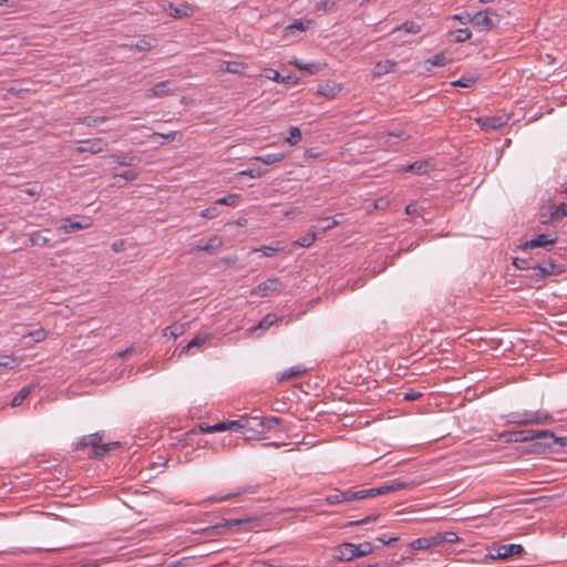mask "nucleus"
I'll return each instance as SVG.
<instances>
[{"instance_id": "nucleus-1", "label": "nucleus", "mask_w": 567, "mask_h": 567, "mask_svg": "<svg viewBox=\"0 0 567 567\" xmlns=\"http://www.w3.org/2000/svg\"><path fill=\"white\" fill-rule=\"evenodd\" d=\"M411 486H412V483L394 481L390 484H384L382 486L368 488V489H360V491L334 489L331 494L326 496V502L329 505H336V504L347 503V502H351V501L364 499L368 497H375L379 495H384L388 493L405 489Z\"/></svg>"}, {"instance_id": "nucleus-2", "label": "nucleus", "mask_w": 567, "mask_h": 567, "mask_svg": "<svg viewBox=\"0 0 567 567\" xmlns=\"http://www.w3.org/2000/svg\"><path fill=\"white\" fill-rule=\"evenodd\" d=\"M260 526V522L256 517H245V518H235V519H225L223 523H218L206 529L209 536L223 535L228 530H244L248 532L254 529L255 527Z\"/></svg>"}, {"instance_id": "nucleus-3", "label": "nucleus", "mask_w": 567, "mask_h": 567, "mask_svg": "<svg viewBox=\"0 0 567 567\" xmlns=\"http://www.w3.org/2000/svg\"><path fill=\"white\" fill-rule=\"evenodd\" d=\"M553 422L554 417L549 413L540 411L511 412L506 415V423L516 426L550 424Z\"/></svg>"}, {"instance_id": "nucleus-4", "label": "nucleus", "mask_w": 567, "mask_h": 567, "mask_svg": "<svg viewBox=\"0 0 567 567\" xmlns=\"http://www.w3.org/2000/svg\"><path fill=\"white\" fill-rule=\"evenodd\" d=\"M458 536L454 532H441L430 536L416 538L411 543L414 550L429 549L442 545L443 543H457Z\"/></svg>"}, {"instance_id": "nucleus-5", "label": "nucleus", "mask_w": 567, "mask_h": 567, "mask_svg": "<svg viewBox=\"0 0 567 567\" xmlns=\"http://www.w3.org/2000/svg\"><path fill=\"white\" fill-rule=\"evenodd\" d=\"M547 436H553V432L549 430H519L506 431L499 434V437L506 443H523L534 440H546Z\"/></svg>"}, {"instance_id": "nucleus-6", "label": "nucleus", "mask_w": 567, "mask_h": 567, "mask_svg": "<svg viewBox=\"0 0 567 567\" xmlns=\"http://www.w3.org/2000/svg\"><path fill=\"white\" fill-rule=\"evenodd\" d=\"M92 449V455L96 457L105 456L111 452V446H118V443L113 444H103V437L97 432L94 434L83 436L80 442L76 444L75 449L78 451L84 450L85 447Z\"/></svg>"}, {"instance_id": "nucleus-7", "label": "nucleus", "mask_w": 567, "mask_h": 567, "mask_svg": "<svg viewBox=\"0 0 567 567\" xmlns=\"http://www.w3.org/2000/svg\"><path fill=\"white\" fill-rule=\"evenodd\" d=\"M494 550L495 553H491L486 556L487 559H507L513 556H519L523 554L524 548L519 544H507L499 545Z\"/></svg>"}, {"instance_id": "nucleus-8", "label": "nucleus", "mask_w": 567, "mask_h": 567, "mask_svg": "<svg viewBox=\"0 0 567 567\" xmlns=\"http://www.w3.org/2000/svg\"><path fill=\"white\" fill-rule=\"evenodd\" d=\"M491 9L473 13V25L481 31L492 30L498 23V19H494ZM495 17H497L495 14Z\"/></svg>"}, {"instance_id": "nucleus-9", "label": "nucleus", "mask_w": 567, "mask_h": 567, "mask_svg": "<svg viewBox=\"0 0 567 567\" xmlns=\"http://www.w3.org/2000/svg\"><path fill=\"white\" fill-rule=\"evenodd\" d=\"M259 491V485H245L236 488L234 492L228 493L226 495L213 496L207 498L205 502L207 503H219L228 501L233 497H237L245 494H256Z\"/></svg>"}, {"instance_id": "nucleus-10", "label": "nucleus", "mask_w": 567, "mask_h": 567, "mask_svg": "<svg viewBox=\"0 0 567 567\" xmlns=\"http://www.w3.org/2000/svg\"><path fill=\"white\" fill-rule=\"evenodd\" d=\"M176 91L175 82L171 80H166L163 82L156 83L147 93L146 97H163L173 95Z\"/></svg>"}, {"instance_id": "nucleus-11", "label": "nucleus", "mask_w": 567, "mask_h": 567, "mask_svg": "<svg viewBox=\"0 0 567 567\" xmlns=\"http://www.w3.org/2000/svg\"><path fill=\"white\" fill-rule=\"evenodd\" d=\"M557 243V237L551 236L549 234H539L527 240L523 244V249H533V248H547L548 246H553Z\"/></svg>"}, {"instance_id": "nucleus-12", "label": "nucleus", "mask_w": 567, "mask_h": 567, "mask_svg": "<svg viewBox=\"0 0 567 567\" xmlns=\"http://www.w3.org/2000/svg\"><path fill=\"white\" fill-rule=\"evenodd\" d=\"M284 288V285L280 282V280L276 277L268 278L267 280L260 282L256 287V291L262 296L266 297L270 292H277L280 291Z\"/></svg>"}, {"instance_id": "nucleus-13", "label": "nucleus", "mask_w": 567, "mask_h": 567, "mask_svg": "<svg viewBox=\"0 0 567 567\" xmlns=\"http://www.w3.org/2000/svg\"><path fill=\"white\" fill-rule=\"evenodd\" d=\"M165 10L168 13V16L175 19L190 17L194 13L193 7L186 2L181 4L169 3Z\"/></svg>"}, {"instance_id": "nucleus-14", "label": "nucleus", "mask_w": 567, "mask_h": 567, "mask_svg": "<svg viewBox=\"0 0 567 567\" xmlns=\"http://www.w3.org/2000/svg\"><path fill=\"white\" fill-rule=\"evenodd\" d=\"M223 240L218 236H212L208 241L204 245H196L192 247L190 252L196 254L198 251H206L208 254H216L218 249L221 247Z\"/></svg>"}, {"instance_id": "nucleus-15", "label": "nucleus", "mask_w": 567, "mask_h": 567, "mask_svg": "<svg viewBox=\"0 0 567 567\" xmlns=\"http://www.w3.org/2000/svg\"><path fill=\"white\" fill-rule=\"evenodd\" d=\"M333 557L340 561H350L354 559V550L352 543H343L333 549Z\"/></svg>"}, {"instance_id": "nucleus-16", "label": "nucleus", "mask_w": 567, "mask_h": 567, "mask_svg": "<svg viewBox=\"0 0 567 567\" xmlns=\"http://www.w3.org/2000/svg\"><path fill=\"white\" fill-rule=\"evenodd\" d=\"M84 146H80L78 148L79 153H91V154H97L103 152L107 147V143L104 142L102 138H92L84 141Z\"/></svg>"}, {"instance_id": "nucleus-17", "label": "nucleus", "mask_w": 567, "mask_h": 567, "mask_svg": "<svg viewBox=\"0 0 567 567\" xmlns=\"http://www.w3.org/2000/svg\"><path fill=\"white\" fill-rule=\"evenodd\" d=\"M567 446V435L561 437L547 436L545 442H537L535 444L536 452H546L547 450H553L554 445Z\"/></svg>"}, {"instance_id": "nucleus-18", "label": "nucleus", "mask_w": 567, "mask_h": 567, "mask_svg": "<svg viewBox=\"0 0 567 567\" xmlns=\"http://www.w3.org/2000/svg\"><path fill=\"white\" fill-rule=\"evenodd\" d=\"M529 268L537 270L538 275L543 278L553 276V275H557L563 271L561 267L551 260L546 261L544 264H537L535 266H530Z\"/></svg>"}, {"instance_id": "nucleus-19", "label": "nucleus", "mask_w": 567, "mask_h": 567, "mask_svg": "<svg viewBox=\"0 0 567 567\" xmlns=\"http://www.w3.org/2000/svg\"><path fill=\"white\" fill-rule=\"evenodd\" d=\"M477 123L485 131H495L505 125V121L499 116H485L477 118Z\"/></svg>"}, {"instance_id": "nucleus-20", "label": "nucleus", "mask_w": 567, "mask_h": 567, "mask_svg": "<svg viewBox=\"0 0 567 567\" xmlns=\"http://www.w3.org/2000/svg\"><path fill=\"white\" fill-rule=\"evenodd\" d=\"M223 424H225L226 431L227 430H230V431L246 430L247 432H249L248 426H251V421L248 415H241L237 420L225 421V422H223Z\"/></svg>"}, {"instance_id": "nucleus-21", "label": "nucleus", "mask_w": 567, "mask_h": 567, "mask_svg": "<svg viewBox=\"0 0 567 567\" xmlns=\"http://www.w3.org/2000/svg\"><path fill=\"white\" fill-rule=\"evenodd\" d=\"M341 91V85L334 82H326L318 86L317 93L327 99H333Z\"/></svg>"}, {"instance_id": "nucleus-22", "label": "nucleus", "mask_w": 567, "mask_h": 567, "mask_svg": "<svg viewBox=\"0 0 567 567\" xmlns=\"http://www.w3.org/2000/svg\"><path fill=\"white\" fill-rule=\"evenodd\" d=\"M111 158L120 166H134L141 162L140 157L127 153L113 154Z\"/></svg>"}, {"instance_id": "nucleus-23", "label": "nucleus", "mask_w": 567, "mask_h": 567, "mask_svg": "<svg viewBox=\"0 0 567 567\" xmlns=\"http://www.w3.org/2000/svg\"><path fill=\"white\" fill-rule=\"evenodd\" d=\"M396 63L392 60L379 61L373 68V74L378 78L393 72L395 70Z\"/></svg>"}, {"instance_id": "nucleus-24", "label": "nucleus", "mask_w": 567, "mask_h": 567, "mask_svg": "<svg viewBox=\"0 0 567 567\" xmlns=\"http://www.w3.org/2000/svg\"><path fill=\"white\" fill-rule=\"evenodd\" d=\"M431 164L427 161H416L402 168L403 172L413 173L416 175H423L429 172Z\"/></svg>"}, {"instance_id": "nucleus-25", "label": "nucleus", "mask_w": 567, "mask_h": 567, "mask_svg": "<svg viewBox=\"0 0 567 567\" xmlns=\"http://www.w3.org/2000/svg\"><path fill=\"white\" fill-rule=\"evenodd\" d=\"M89 223H81V221H72L70 218H65L62 220L61 226L59 227L60 230H62L65 234L74 233L80 229L89 228Z\"/></svg>"}, {"instance_id": "nucleus-26", "label": "nucleus", "mask_w": 567, "mask_h": 567, "mask_svg": "<svg viewBox=\"0 0 567 567\" xmlns=\"http://www.w3.org/2000/svg\"><path fill=\"white\" fill-rule=\"evenodd\" d=\"M246 64L238 61H224L221 62L219 70L233 74H243L246 69Z\"/></svg>"}, {"instance_id": "nucleus-27", "label": "nucleus", "mask_w": 567, "mask_h": 567, "mask_svg": "<svg viewBox=\"0 0 567 567\" xmlns=\"http://www.w3.org/2000/svg\"><path fill=\"white\" fill-rule=\"evenodd\" d=\"M354 557L360 558L371 554L374 550V546L370 542H363L361 544H353Z\"/></svg>"}, {"instance_id": "nucleus-28", "label": "nucleus", "mask_w": 567, "mask_h": 567, "mask_svg": "<svg viewBox=\"0 0 567 567\" xmlns=\"http://www.w3.org/2000/svg\"><path fill=\"white\" fill-rule=\"evenodd\" d=\"M309 24H310L309 20H302V19L296 20L293 23H291L285 28V30H284L285 35L288 37L290 34H293L295 31H305Z\"/></svg>"}, {"instance_id": "nucleus-29", "label": "nucleus", "mask_w": 567, "mask_h": 567, "mask_svg": "<svg viewBox=\"0 0 567 567\" xmlns=\"http://www.w3.org/2000/svg\"><path fill=\"white\" fill-rule=\"evenodd\" d=\"M284 158H285L284 153L266 154V155L254 157L255 161L261 162L265 165H272L275 163L281 162Z\"/></svg>"}, {"instance_id": "nucleus-30", "label": "nucleus", "mask_w": 567, "mask_h": 567, "mask_svg": "<svg viewBox=\"0 0 567 567\" xmlns=\"http://www.w3.org/2000/svg\"><path fill=\"white\" fill-rule=\"evenodd\" d=\"M339 221L334 218H319L316 225V228L320 230L321 233H326L333 227L338 226Z\"/></svg>"}, {"instance_id": "nucleus-31", "label": "nucleus", "mask_w": 567, "mask_h": 567, "mask_svg": "<svg viewBox=\"0 0 567 567\" xmlns=\"http://www.w3.org/2000/svg\"><path fill=\"white\" fill-rule=\"evenodd\" d=\"M404 31L406 33H419L421 31V27L414 21H405L401 25L395 27L392 30V33Z\"/></svg>"}, {"instance_id": "nucleus-32", "label": "nucleus", "mask_w": 567, "mask_h": 567, "mask_svg": "<svg viewBox=\"0 0 567 567\" xmlns=\"http://www.w3.org/2000/svg\"><path fill=\"white\" fill-rule=\"evenodd\" d=\"M185 332V326L183 323L175 322L163 330L164 336L177 338Z\"/></svg>"}, {"instance_id": "nucleus-33", "label": "nucleus", "mask_w": 567, "mask_h": 567, "mask_svg": "<svg viewBox=\"0 0 567 567\" xmlns=\"http://www.w3.org/2000/svg\"><path fill=\"white\" fill-rule=\"evenodd\" d=\"M306 372V369L301 368L300 365L292 367L285 372H282L281 377L279 378V381L290 380L298 378Z\"/></svg>"}, {"instance_id": "nucleus-34", "label": "nucleus", "mask_w": 567, "mask_h": 567, "mask_svg": "<svg viewBox=\"0 0 567 567\" xmlns=\"http://www.w3.org/2000/svg\"><path fill=\"white\" fill-rule=\"evenodd\" d=\"M29 240L31 246L44 247L48 246L50 239L45 236H42L40 231H33L29 235Z\"/></svg>"}, {"instance_id": "nucleus-35", "label": "nucleus", "mask_w": 567, "mask_h": 567, "mask_svg": "<svg viewBox=\"0 0 567 567\" xmlns=\"http://www.w3.org/2000/svg\"><path fill=\"white\" fill-rule=\"evenodd\" d=\"M32 386H23L12 399L11 405L13 408L20 406L25 398L30 394Z\"/></svg>"}, {"instance_id": "nucleus-36", "label": "nucleus", "mask_w": 567, "mask_h": 567, "mask_svg": "<svg viewBox=\"0 0 567 567\" xmlns=\"http://www.w3.org/2000/svg\"><path fill=\"white\" fill-rule=\"evenodd\" d=\"M449 61L450 59L445 55V53L441 52L427 59L425 64H430L431 66H444L449 63Z\"/></svg>"}, {"instance_id": "nucleus-37", "label": "nucleus", "mask_w": 567, "mask_h": 567, "mask_svg": "<svg viewBox=\"0 0 567 567\" xmlns=\"http://www.w3.org/2000/svg\"><path fill=\"white\" fill-rule=\"evenodd\" d=\"M281 423V420L276 416H269L261 419V430L260 432H264L265 430L271 431L276 429Z\"/></svg>"}, {"instance_id": "nucleus-38", "label": "nucleus", "mask_w": 567, "mask_h": 567, "mask_svg": "<svg viewBox=\"0 0 567 567\" xmlns=\"http://www.w3.org/2000/svg\"><path fill=\"white\" fill-rule=\"evenodd\" d=\"M209 336L208 334H198L196 337H194L189 342L188 344L184 348L183 352H188L192 348H198L200 347L202 344H204L207 340H208Z\"/></svg>"}, {"instance_id": "nucleus-39", "label": "nucleus", "mask_w": 567, "mask_h": 567, "mask_svg": "<svg viewBox=\"0 0 567 567\" xmlns=\"http://www.w3.org/2000/svg\"><path fill=\"white\" fill-rule=\"evenodd\" d=\"M301 140V132L299 127L291 126L289 128V136L286 138V143H288L291 146L297 145Z\"/></svg>"}, {"instance_id": "nucleus-40", "label": "nucleus", "mask_w": 567, "mask_h": 567, "mask_svg": "<svg viewBox=\"0 0 567 567\" xmlns=\"http://www.w3.org/2000/svg\"><path fill=\"white\" fill-rule=\"evenodd\" d=\"M316 238H317V234L316 233H309V234L300 237L299 239H297L293 243V245L307 248V247H310L313 244Z\"/></svg>"}, {"instance_id": "nucleus-41", "label": "nucleus", "mask_w": 567, "mask_h": 567, "mask_svg": "<svg viewBox=\"0 0 567 567\" xmlns=\"http://www.w3.org/2000/svg\"><path fill=\"white\" fill-rule=\"evenodd\" d=\"M278 320L274 313L266 315L255 329L267 330Z\"/></svg>"}, {"instance_id": "nucleus-42", "label": "nucleus", "mask_w": 567, "mask_h": 567, "mask_svg": "<svg viewBox=\"0 0 567 567\" xmlns=\"http://www.w3.org/2000/svg\"><path fill=\"white\" fill-rule=\"evenodd\" d=\"M239 198H240L239 194H228L227 196L218 198L215 202V204L216 205L235 206L237 204V202L239 200Z\"/></svg>"}, {"instance_id": "nucleus-43", "label": "nucleus", "mask_w": 567, "mask_h": 567, "mask_svg": "<svg viewBox=\"0 0 567 567\" xmlns=\"http://www.w3.org/2000/svg\"><path fill=\"white\" fill-rule=\"evenodd\" d=\"M106 120V116H85L81 120V123L92 127L104 123Z\"/></svg>"}, {"instance_id": "nucleus-44", "label": "nucleus", "mask_w": 567, "mask_h": 567, "mask_svg": "<svg viewBox=\"0 0 567 567\" xmlns=\"http://www.w3.org/2000/svg\"><path fill=\"white\" fill-rule=\"evenodd\" d=\"M337 0H320L316 3L317 11L328 12L334 8Z\"/></svg>"}, {"instance_id": "nucleus-45", "label": "nucleus", "mask_w": 567, "mask_h": 567, "mask_svg": "<svg viewBox=\"0 0 567 567\" xmlns=\"http://www.w3.org/2000/svg\"><path fill=\"white\" fill-rule=\"evenodd\" d=\"M200 432L203 433H214V432H223L226 431L225 424L223 422H218L214 425H200L199 426Z\"/></svg>"}, {"instance_id": "nucleus-46", "label": "nucleus", "mask_w": 567, "mask_h": 567, "mask_svg": "<svg viewBox=\"0 0 567 567\" xmlns=\"http://www.w3.org/2000/svg\"><path fill=\"white\" fill-rule=\"evenodd\" d=\"M471 37H472V32H471V30H470V29H467V28H465V29H458V30L456 31V35H455L454 41H455V42H458V43H461V42H465V41L470 40V39H471Z\"/></svg>"}, {"instance_id": "nucleus-47", "label": "nucleus", "mask_w": 567, "mask_h": 567, "mask_svg": "<svg viewBox=\"0 0 567 567\" xmlns=\"http://www.w3.org/2000/svg\"><path fill=\"white\" fill-rule=\"evenodd\" d=\"M476 79L475 78H461L454 82H452V85L454 86H461V87H471L475 84Z\"/></svg>"}, {"instance_id": "nucleus-48", "label": "nucleus", "mask_w": 567, "mask_h": 567, "mask_svg": "<svg viewBox=\"0 0 567 567\" xmlns=\"http://www.w3.org/2000/svg\"><path fill=\"white\" fill-rule=\"evenodd\" d=\"M239 176H249L251 178H259L264 175V171L260 168H248L238 173Z\"/></svg>"}, {"instance_id": "nucleus-49", "label": "nucleus", "mask_w": 567, "mask_h": 567, "mask_svg": "<svg viewBox=\"0 0 567 567\" xmlns=\"http://www.w3.org/2000/svg\"><path fill=\"white\" fill-rule=\"evenodd\" d=\"M218 215H219V209L216 206L208 207L200 213L202 217L208 218V219L216 218Z\"/></svg>"}, {"instance_id": "nucleus-50", "label": "nucleus", "mask_w": 567, "mask_h": 567, "mask_svg": "<svg viewBox=\"0 0 567 567\" xmlns=\"http://www.w3.org/2000/svg\"><path fill=\"white\" fill-rule=\"evenodd\" d=\"M265 76L269 80L276 81V82H285L286 80L280 76L279 72L274 69H266L265 70Z\"/></svg>"}, {"instance_id": "nucleus-51", "label": "nucleus", "mask_w": 567, "mask_h": 567, "mask_svg": "<svg viewBox=\"0 0 567 567\" xmlns=\"http://www.w3.org/2000/svg\"><path fill=\"white\" fill-rule=\"evenodd\" d=\"M17 364V360L13 357H4L0 360V368L13 369Z\"/></svg>"}, {"instance_id": "nucleus-52", "label": "nucleus", "mask_w": 567, "mask_h": 567, "mask_svg": "<svg viewBox=\"0 0 567 567\" xmlns=\"http://www.w3.org/2000/svg\"><path fill=\"white\" fill-rule=\"evenodd\" d=\"M402 395L405 401H415L422 396V393L410 389V390L403 392Z\"/></svg>"}, {"instance_id": "nucleus-53", "label": "nucleus", "mask_w": 567, "mask_h": 567, "mask_svg": "<svg viewBox=\"0 0 567 567\" xmlns=\"http://www.w3.org/2000/svg\"><path fill=\"white\" fill-rule=\"evenodd\" d=\"M453 19L460 21L463 24H466V23H470V22L473 23V14L470 13V12H464V13H461V14H454Z\"/></svg>"}, {"instance_id": "nucleus-54", "label": "nucleus", "mask_w": 567, "mask_h": 567, "mask_svg": "<svg viewBox=\"0 0 567 567\" xmlns=\"http://www.w3.org/2000/svg\"><path fill=\"white\" fill-rule=\"evenodd\" d=\"M47 333L43 329L34 330L28 333V337L32 338L33 342H40L44 340Z\"/></svg>"}, {"instance_id": "nucleus-55", "label": "nucleus", "mask_w": 567, "mask_h": 567, "mask_svg": "<svg viewBox=\"0 0 567 567\" xmlns=\"http://www.w3.org/2000/svg\"><path fill=\"white\" fill-rule=\"evenodd\" d=\"M296 65L300 69V70H306L308 71L310 74H315L319 71V65L317 63H309V64H300V63H296Z\"/></svg>"}, {"instance_id": "nucleus-56", "label": "nucleus", "mask_w": 567, "mask_h": 567, "mask_svg": "<svg viewBox=\"0 0 567 567\" xmlns=\"http://www.w3.org/2000/svg\"><path fill=\"white\" fill-rule=\"evenodd\" d=\"M249 417H250V421H251V426H248V431L249 432L261 433L260 431H258V427H261V419L257 417V416H249Z\"/></svg>"}, {"instance_id": "nucleus-57", "label": "nucleus", "mask_w": 567, "mask_h": 567, "mask_svg": "<svg viewBox=\"0 0 567 567\" xmlns=\"http://www.w3.org/2000/svg\"><path fill=\"white\" fill-rule=\"evenodd\" d=\"M280 248L278 246L274 247V246H262L259 251L262 252V256L265 257H271L275 255V252H277Z\"/></svg>"}, {"instance_id": "nucleus-58", "label": "nucleus", "mask_w": 567, "mask_h": 567, "mask_svg": "<svg viewBox=\"0 0 567 567\" xmlns=\"http://www.w3.org/2000/svg\"><path fill=\"white\" fill-rule=\"evenodd\" d=\"M134 48L137 51H148V50H151L152 45L147 40L141 39L137 41V43L134 45Z\"/></svg>"}, {"instance_id": "nucleus-59", "label": "nucleus", "mask_w": 567, "mask_h": 567, "mask_svg": "<svg viewBox=\"0 0 567 567\" xmlns=\"http://www.w3.org/2000/svg\"><path fill=\"white\" fill-rule=\"evenodd\" d=\"M120 175L122 179H124L126 183L130 181H135L137 178V173H135L134 171H125Z\"/></svg>"}, {"instance_id": "nucleus-60", "label": "nucleus", "mask_w": 567, "mask_h": 567, "mask_svg": "<svg viewBox=\"0 0 567 567\" xmlns=\"http://www.w3.org/2000/svg\"><path fill=\"white\" fill-rule=\"evenodd\" d=\"M399 539V537H386L385 535H382L380 537L377 538L378 542L384 544V545H389L391 543H394Z\"/></svg>"}, {"instance_id": "nucleus-61", "label": "nucleus", "mask_w": 567, "mask_h": 567, "mask_svg": "<svg viewBox=\"0 0 567 567\" xmlns=\"http://www.w3.org/2000/svg\"><path fill=\"white\" fill-rule=\"evenodd\" d=\"M375 519H377V517L368 516V517H365V518H363V519H360V520H353V522H350L348 525H349V526H353V525H363V524H367V523H369V522H373V520H375Z\"/></svg>"}, {"instance_id": "nucleus-62", "label": "nucleus", "mask_w": 567, "mask_h": 567, "mask_svg": "<svg viewBox=\"0 0 567 567\" xmlns=\"http://www.w3.org/2000/svg\"><path fill=\"white\" fill-rule=\"evenodd\" d=\"M126 182L124 179H122L121 175L120 174H116L113 176V186H116V187H123L125 186Z\"/></svg>"}, {"instance_id": "nucleus-63", "label": "nucleus", "mask_w": 567, "mask_h": 567, "mask_svg": "<svg viewBox=\"0 0 567 567\" xmlns=\"http://www.w3.org/2000/svg\"><path fill=\"white\" fill-rule=\"evenodd\" d=\"M416 210H417V206H416V204H414V203H411V204H409V205H406V206H405V213H406L408 215L415 214V213H416Z\"/></svg>"}, {"instance_id": "nucleus-64", "label": "nucleus", "mask_w": 567, "mask_h": 567, "mask_svg": "<svg viewBox=\"0 0 567 567\" xmlns=\"http://www.w3.org/2000/svg\"><path fill=\"white\" fill-rule=\"evenodd\" d=\"M163 567H181L183 565V561L179 560V561H175V563H171V564H162Z\"/></svg>"}]
</instances>
